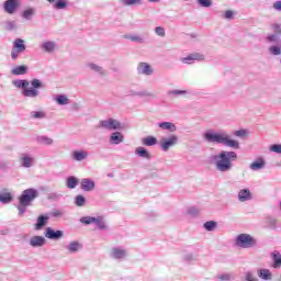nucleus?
Segmentation results:
<instances>
[{
    "label": "nucleus",
    "mask_w": 281,
    "mask_h": 281,
    "mask_svg": "<svg viewBox=\"0 0 281 281\" xmlns=\"http://www.w3.org/2000/svg\"><path fill=\"white\" fill-rule=\"evenodd\" d=\"M179 144V136L170 134L168 137H162L159 140V147L162 153H168L170 148H175Z\"/></svg>",
    "instance_id": "5"
},
{
    "label": "nucleus",
    "mask_w": 281,
    "mask_h": 281,
    "mask_svg": "<svg viewBox=\"0 0 281 281\" xmlns=\"http://www.w3.org/2000/svg\"><path fill=\"white\" fill-rule=\"evenodd\" d=\"M203 137L207 144H221L227 148H233V150L240 149V143L236 139H232L229 134L225 131L215 132L214 130H209L203 134Z\"/></svg>",
    "instance_id": "1"
},
{
    "label": "nucleus",
    "mask_w": 281,
    "mask_h": 281,
    "mask_svg": "<svg viewBox=\"0 0 281 281\" xmlns=\"http://www.w3.org/2000/svg\"><path fill=\"white\" fill-rule=\"evenodd\" d=\"M30 115L32 120H44V117L46 116L45 112L43 111H32Z\"/></svg>",
    "instance_id": "43"
},
{
    "label": "nucleus",
    "mask_w": 281,
    "mask_h": 281,
    "mask_svg": "<svg viewBox=\"0 0 281 281\" xmlns=\"http://www.w3.org/2000/svg\"><path fill=\"white\" fill-rule=\"evenodd\" d=\"M271 256L273 260V268L278 269L279 267H281V254L278 251H274L271 254Z\"/></svg>",
    "instance_id": "35"
},
{
    "label": "nucleus",
    "mask_w": 281,
    "mask_h": 281,
    "mask_svg": "<svg viewBox=\"0 0 281 281\" xmlns=\"http://www.w3.org/2000/svg\"><path fill=\"white\" fill-rule=\"evenodd\" d=\"M235 137H246L247 131L246 130H238L234 132Z\"/></svg>",
    "instance_id": "57"
},
{
    "label": "nucleus",
    "mask_w": 281,
    "mask_h": 281,
    "mask_svg": "<svg viewBox=\"0 0 281 281\" xmlns=\"http://www.w3.org/2000/svg\"><path fill=\"white\" fill-rule=\"evenodd\" d=\"M41 49H43V50L46 52L47 54H52L53 52L56 50V42H53V41L44 42V43L41 45Z\"/></svg>",
    "instance_id": "27"
},
{
    "label": "nucleus",
    "mask_w": 281,
    "mask_h": 281,
    "mask_svg": "<svg viewBox=\"0 0 281 281\" xmlns=\"http://www.w3.org/2000/svg\"><path fill=\"white\" fill-rule=\"evenodd\" d=\"M25 49H27V46H25V41L22 38H15L11 49L12 60H18L19 56H21Z\"/></svg>",
    "instance_id": "8"
},
{
    "label": "nucleus",
    "mask_w": 281,
    "mask_h": 281,
    "mask_svg": "<svg viewBox=\"0 0 281 281\" xmlns=\"http://www.w3.org/2000/svg\"><path fill=\"white\" fill-rule=\"evenodd\" d=\"M126 38H128V41H132V43H139L140 45L146 43V41L144 40V37L139 36V35H127Z\"/></svg>",
    "instance_id": "40"
},
{
    "label": "nucleus",
    "mask_w": 281,
    "mask_h": 281,
    "mask_svg": "<svg viewBox=\"0 0 281 281\" xmlns=\"http://www.w3.org/2000/svg\"><path fill=\"white\" fill-rule=\"evenodd\" d=\"M35 11L34 9L30 8L26 9L22 12V16L26 20V21H32V16H34Z\"/></svg>",
    "instance_id": "42"
},
{
    "label": "nucleus",
    "mask_w": 281,
    "mask_h": 281,
    "mask_svg": "<svg viewBox=\"0 0 281 281\" xmlns=\"http://www.w3.org/2000/svg\"><path fill=\"white\" fill-rule=\"evenodd\" d=\"M55 102H57V104H59L60 106H65V104H69V98H67V95L65 94H58L55 98Z\"/></svg>",
    "instance_id": "37"
},
{
    "label": "nucleus",
    "mask_w": 281,
    "mask_h": 281,
    "mask_svg": "<svg viewBox=\"0 0 281 281\" xmlns=\"http://www.w3.org/2000/svg\"><path fill=\"white\" fill-rule=\"evenodd\" d=\"M31 87L32 88L22 90V95L24 98H38L41 93L38 89H43V82L40 79H33L31 81Z\"/></svg>",
    "instance_id": "7"
},
{
    "label": "nucleus",
    "mask_w": 281,
    "mask_h": 281,
    "mask_svg": "<svg viewBox=\"0 0 281 281\" xmlns=\"http://www.w3.org/2000/svg\"><path fill=\"white\" fill-rule=\"evenodd\" d=\"M217 172H229L234 168V161H237L238 154L236 151L222 150L218 155L211 157Z\"/></svg>",
    "instance_id": "2"
},
{
    "label": "nucleus",
    "mask_w": 281,
    "mask_h": 281,
    "mask_svg": "<svg viewBox=\"0 0 281 281\" xmlns=\"http://www.w3.org/2000/svg\"><path fill=\"white\" fill-rule=\"evenodd\" d=\"M94 224L97 225L98 229H100L101 232H103L104 229H109V226H106V223L104 222L103 216L95 217Z\"/></svg>",
    "instance_id": "32"
},
{
    "label": "nucleus",
    "mask_w": 281,
    "mask_h": 281,
    "mask_svg": "<svg viewBox=\"0 0 281 281\" xmlns=\"http://www.w3.org/2000/svg\"><path fill=\"white\" fill-rule=\"evenodd\" d=\"M95 218L93 216H83L80 218V223H82L83 225H91V223H95Z\"/></svg>",
    "instance_id": "44"
},
{
    "label": "nucleus",
    "mask_w": 281,
    "mask_h": 281,
    "mask_svg": "<svg viewBox=\"0 0 281 281\" xmlns=\"http://www.w3.org/2000/svg\"><path fill=\"white\" fill-rule=\"evenodd\" d=\"M218 223H216L215 221H207L203 224V227L206 232H214V229H216Z\"/></svg>",
    "instance_id": "38"
},
{
    "label": "nucleus",
    "mask_w": 281,
    "mask_h": 281,
    "mask_svg": "<svg viewBox=\"0 0 281 281\" xmlns=\"http://www.w3.org/2000/svg\"><path fill=\"white\" fill-rule=\"evenodd\" d=\"M19 161L22 168H32V166L36 164V158L30 154L23 153L20 155Z\"/></svg>",
    "instance_id": "9"
},
{
    "label": "nucleus",
    "mask_w": 281,
    "mask_h": 281,
    "mask_svg": "<svg viewBox=\"0 0 281 281\" xmlns=\"http://www.w3.org/2000/svg\"><path fill=\"white\" fill-rule=\"evenodd\" d=\"M137 72L142 76H153V74H155V70L153 69L151 65L142 61L137 66Z\"/></svg>",
    "instance_id": "14"
},
{
    "label": "nucleus",
    "mask_w": 281,
    "mask_h": 281,
    "mask_svg": "<svg viewBox=\"0 0 281 281\" xmlns=\"http://www.w3.org/2000/svg\"><path fill=\"white\" fill-rule=\"evenodd\" d=\"M245 281H258V279L252 271H247L245 272Z\"/></svg>",
    "instance_id": "49"
},
{
    "label": "nucleus",
    "mask_w": 281,
    "mask_h": 281,
    "mask_svg": "<svg viewBox=\"0 0 281 281\" xmlns=\"http://www.w3.org/2000/svg\"><path fill=\"white\" fill-rule=\"evenodd\" d=\"M60 196L58 193H50L48 194V200L49 201H56Z\"/></svg>",
    "instance_id": "63"
},
{
    "label": "nucleus",
    "mask_w": 281,
    "mask_h": 281,
    "mask_svg": "<svg viewBox=\"0 0 281 281\" xmlns=\"http://www.w3.org/2000/svg\"><path fill=\"white\" fill-rule=\"evenodd\" d=\"M139 98H156L155 93L148 90H142L138 93Z\"/></svg>",
    "instance_id": "48"
},
{
    "label": "nucleus",
    "mask_w": 281,
    "mask_h": 281,
    "mask_svg": "<svg viewBox=\"0 0 281 281\" xmlns=\"http://www.w3.org/2000/svg\"><path fill=\"white\" fill-rule=\"evenodd\" d=\"M155 34H157V36H166V29L161 27V26H157L155 29Z\"/></svg>",
    "instance_id": "55"
},
{
    "label": "nucleus",
    "mask_w": 281,
    "mask_h": 281,
    "mask_svg": "<svg viewBox=\"0 0 281 281\" xmlns=\"http://www.w3.org/2000/svg\"><path fill=\"white\" fill-rule=\"evenodd\" d=\"M128 256V251L122 247H114L110 251V258L113 260H124Z\"/></svg>",
    "instance_id": "10"
},
{
    "label": "nucleus",
    "mask_w": 281,
    "mask_h": 281,
    "mask_svg": "<svg viewBox=\"0 0 281 281\" xmlns=\"http://www.w3.org/2000/svg\"><path fill=\"white\" fill-rule=\"evenodd\" d=\"M66 249L69 251V254H77V251H80L82 249V244L79 241H70L69 245L66 246Z\"/></svg>",
    "instance_id": "28"
},
{
    "label": "nucleus",
    "mask_w": 281,
    "mask_h": 281,
    "mask_svg": "<svg viewBox=\"0 0 281 281\" xmlns=\"http://www.w3.org/2000/svg\"><path fill=\"white\" fill-rule=\"evenodd\" d=\"M109 142L110 144H114L115 146H117L124 142V134H122L120 130H116L110 135Z\"/></svg>",
    "instance_id": "18"
},
{
    "label": "nucleus",
    "mask_w": 281,
    "mask_h": 281,
    "mask_svg": "<svg viewBox=\"0 0 281 281\" xmlns=\"http://www.w3.org/2000/svg\"><path fill=\"white\" fill-rule=\"evenodd\" d=\"M194 60H196L198 63H200L201 60H205V55L201 53H192L187 57L181 58V63H183V65H192Z\"/></svg>",
    "instance_id": "11"
},
{
    "label": "nucleus",
    "mask_w": 281,
    "mask_h": 281,
    "mask_svg": "<svg viewBox=\"0 0 281 281\" xmlns=\"http://www.w3.org/2000/svg\"><path fill=\"white\" fill-rule=\"evenodd\" d=\"M217 280L229 281V280H232V274H229V273L220 274V276H217Z\"/></svg>",
    "instance_id": "56"
},
{
    "label": "nucleus",
    "mask_w": 281,
    "mask_h": 281,
    "mask_svg": "<svg viewBox=\"0 0 281 281\" xmlns=\"http://www.w3.org/2000/svg\"><path fill=\"white\" fill-rule=\"evenodd\" d=\"M267 41H269V43H277L278 42V35H276V34L268 35Z\"/></svg>",
    "instance_id": "60"
},
{
    "label": "nucleus",
    "mask_w": 281,
    "mask_h": 281,
    "mask_svg": "<svg viewBox=\"0 0 281 281\" xmlns=\"http://www.w3.org/2000/svg\"><path fill=\"white\" fill-rule=\"evenodd\" d=\"M143 146H157V137L147 136L142 139Z\"/></svg>",
    "instance_id": "33"
},
{
    "label": "nucleus",
    "mask_w": 281,
    "mask_h": 281,
    "mask_svg": "<svg viewBox=\"0 0 281 281\" xmlns=\"http://www.w3.org/2000/svg\"><path fill=\"white\" fill-rule=\"evenodd\" d=\"M268 225L271 229H276L278 225V220L273 217H268Z\"/></svg>",
    "instance_id": "52"
},
{
    "label": "nucleus",
    "mask_w": 281,
    "mask_h": 281,
    "mask_svg": "<svg viewBox=\"0 0 281 281\" xmlns=\"http://www.w3.org/2000/svg\"><path fill=\"white\" fill-rule=\"evenodd\" d=\"M267 166V161H265V158L259 157L257 160H255L254 162H251L249 165L250 170H262V168H265Z\"/></svg>",
    "instance_id": "21"
},
{
    "label": "nucleus",
    "mask_w": 281,
    "mask_h": 281,
    "mask_svg": "<svg viewBox=\"0 0 281 281\" xmlns=\"http://www.w3.org/2000/svg\"><path fill=\"white\" fill-rule=\"evenodd\" d=\"M269 52H270V54H272V56H280L281 46H277V45L270 46Z\"/></svg>",
    "instance_id": "47"
},
{
    "label": "nucleus",
    "mask_w": 281,
    "mask_h": 281,
    "mask_svg": "<svg viewBox=\"0 0 281 281\" xmlns=\"http://www.w3.org/2000/svg\"><path fill=\"white\" fill-rule=\"evenodd\" d=\"M11 74L13 76H25L27 74V66L20 65L12 68Z\"/></svg>",
    "instance_id": "30"
},
{
    "label": "nucleus",
    "mask_w": 281,
    "mask_h": 281,
    "mask_svg": "<svg viewBox=\"0 0 281 281\" xmlns=\"http://www.w3.org/2000/svg\"><path fill=\"white\" fill-rule=\"evenodd\" d=\"M87 203V198H85V195H77L75 198V205H77V207H85V204Z\"/></svg>",
    "instance_id": "39"
},
{
    "label": "nucleus",
    "mask_w": 281,
    "mask_h": 281,
    "mask_svg": "<svg viewBox=\"0 0 281 281\" xmlns=\"http://www.w3.org/2000/svg\"><path fill=\"white\" fill-rule=\"evenodd\" d=\"M224 19H228V20H232L234 19V11L232 10H227L224 14Z\"/></svg>",
    "instance_id": "61"
},
{
    "label": "nucleus",
    "mask_w": 281,
    "mask_h": 281,
    "mask_svg": "<svg viewBox=\"0 0 281 281\" xmlns=\"http://www.w3.org/2000/svg\"><path fill=\"white\" fill-rule=\"evenodd\" d=\"M4 12L7 14H14L19 9V0H7L3 4Z\"/></svg>",
    "instance_id": "16"
},
{
    "label": "nucleus",
    "mask_w": 281,
    "mask_h": 281,
    "mask_svg": "<svg viewBox=\"0 0 281 281\" xmlns=\"http://www.w3.org/2000/svg\"><path fill=\"white\" fill-rule=\"evenodd\" d=\"M272 8H273L274 10H278V12H281V0L276 1V2L272 4Z\"/></svg>",
    "instance_id": "62"
},
{
    "label": "nucleus",
    "mask_w": 281,
    "mask_h": 281,
    "mask_svg": "<svg viewBox=\"0 0 281 281\" xmlns=\"http://www.w3.org/2000/svg\"><path fill=\"white\" fill-rule=\"evenodd\" d=\"M46 243L45 237L35 235L30 238L29 245L31 247H43Z\"/></svg>",
    "instance_id": "19"
},
{
    "label": "nucleus",
    "mask_w": 281,
    "mask_h": 281,
    "mask_svg": "<svg viewBox=\"0 0 281 281\" xmlns=\"http://www.w3.org/2000/svg\"><path fill=\"white\" fill-rule=\"evenodd\" d=\"M186 93H188L186 90H171L168 95H186Z\"/></svg>",
    "instance_id": "53"
},
{
    "label": "nucleus",
    "mask_w": 281,
    "mask_h": 281,
    "mask_svg": "<svg viewBox=\"0 0 281 281\" xmlns=\"http://www.w3.org/2000/svg\"><path fill=\"white\" fill-rule=\"evenodd\" d=\"M200 210H199V207H196V206H191V207H189L188 209V211H187V214L189 215V216H199V214H200Z\"/></svg>",
    "instance_id": "46"
},
{
    "label": "nucleus",
    "mask_w": 281,
    "mask_h": 281,
    "mask_svg": "<svg viewBox=\"0 0 281 281\" xmlns=\"http://www.w3.org/2000/svg\"><path fill=\"white\" fill-rule=\"evenodd\" d=\"M89 157V153L87 150H74L71 153V159L74 161H85Z\"/></svg>",
    "instance_id": "20"
},
{
    "label": "nucleus",
    "mask_w": 281,
    "mask_h": 281,
    "mask_svg": "<svg viewBox=\"0 0 281 281\" xmlns=\"http://www.w3.org/2000/svg\"><path fill=\"white\" fill-rule=\"evenodd\" d=\"M274 34H279L281 36V24L274 23L271 25Z\"/></svg>",
    "instance_id": "58"
},
{
    "label": "nucleus",
    "mask_w": 281,
    "mask_h": 281,
    "mask_svg": "<svg viewBox=\"0 0 281 281\" xmlns=\"http://www.w3.org/2000/svg\"><path fill=\"white\" fill-rule=\"evenodd\" d=\"M235 245L236 247H240L241 249H251L252 247H256L258 245V239H256L254 236L249 234H239L235 238Z\"/></svg>",
    "instance_id": "4"
},
{
    "label": "nucleus",
    "mask_w": 281,
    "mask_h": 281,
    "mask_svg": "<svg viewBox=\"0 0 281 281\" xmlns=\"http://www.w3.org/2000/svg\"><path fill=\"white\" fill-rule=\"evenodd\" d=\"M35 142L42 146H52L54 144V138H50L45 135L36 136Z\"/></svg>",
    "instance_id": "25"
},
{
    "label": "nucleus",
    "mask_w": 281,
    "mask_h": 281,
    "mask_svg": "<svg viewBox=\"0 0 281 281\" xmlns=\"http://www.w3.org/2000/svg\"><path fill=\"white\" fill-rule=\"evenodd\" d=\"M46 1H48V3H53V8L55 10H66L67 5H69L67 0H46Z\"/></svg>",
    "instance_id": "24"
},
{
    "label": "nucleus",
    "mask_w": 281,
    "mask_h": 281,
    "mask_svg": "<svg viewBox=\"0 0 281 281\" xmlns=\"http://www.w3.org/2000/svg\"><path fill=\"white\" fill-rule=\"evenodd\" d=\"M80 189L83 190V192H93V190H95V181L91 178H83L80 181Z\"/></svg>",
    "instance_id": "15"
},
{
    "label": "nucleus",
    "mask_w": 281,
    "mask_h": 281,
    "mask_svg": "<svg viewBox=\"0 0 281 281\" xmlns=\"http://www.w3.org/2000/svg\"><path fill=\"white\" fill-rule=\"evenodd\" d=\"M13 87H16L18 89H23V91H25V89H30L27 87H30V81L25 80V79H16L12 81Z\"/></svg>",
    "instance_id": "31"
},
{
    "label": "nucleus",
    "mask_w": 281,
    "mask_h": 281,
    "mask_svg": "<svg viewBox=\"0 0 281 281\" xmlns=\"http://www.w3.org/2000/svg\"><path fill=\"white\" fill-rule=\"evenodd\" d=\"M98 128H103V131H122V123L113 117L99 121Z\"/></svg>",
    "instance_id": "6"
},
{
    "label": "nucleus",
    "mask_w": 281,
    "mask_h": 281,
    "mask_svg": "<svg viewBox=\"0 0 281 281\" xmlns=\"http://www.w3.org/2000/svg\"><path fill=\"white\" fill-rule=\"evenodd\" d=\"M49 218H63L65 216V211L60 209H54L52 212L47 213Z\"/></svg>",
    "instance_id": "34"
},
{
    "label": "nucleus",
    "mask_w": 281,
    "mask_h": 281,
    "mask_svg": "<svg viewBox=\"0 0 281 281\" xmlns=\"http://www.w3.org/2000/svg\"><path fill=\"white\" fill-rule=\"evenodd\" d=\"M201 8H212V0H196Z\"/></svg>",
    "instance_id": "50"
},
{
    "label": "nucleus",
    "mask_w": 281,
    "mask_h": 281,
    "mask_svg": "<svg viewBox=\"0 0 281 281\" xmlns=\"http://www.w3.org/2000/svg\"><path fill=\"white\" fill-rule=\"evenodd\" d=\"M5 29L9 31V32H12V30H15L16 29V22L14 21H8L5 23Z\"/></svg>",
    "instance_id": "54"
},
{
    "label": "nucleus",
    "mask_w": 281,
    "mask_h": 281,
    "mask_svg": "<svg viewBox=\"0 0 281 281\" xmlns=\"http://www.w3.org/2000/svg\"><path fill=\"white\" fill-rule=\"evenodd\" d=\"M38 199V190L34 188L25 189L19 196V205L16 206L18 216H23L27 212V207Z\"/></svg>",
    "instance_id": "3"
},
{
    "label": "nucleus",
    "mask_w": 281,
    "mask_h": 281,
    "mask_svg": "<svg viewBox=\"0 0 281 281\" xmlns=\"http://www.w3.org/2000/svg\"><path fill=\"white\" fill-rule=\"evenodd\" d=\"M123 5H142L144 0H122Z\"/></svg>",
    "instance_id": "45"
},
{
    "label": "nucleus",
    "mask_w": 281,
    "mask_h": 281,
    "mask_svg": "<svg viewBox=\"0 0 281 281\" xmlns=\"http://www.w3.org/2000/svg\"><path fill=\"white\" fill-rule=\"evenodd\" d=\"M87 67H88V69H90V71L98 74V76H100L101 78H104L108 76L106 69H104V67H102L98 64L89 63V64H87Z\"/></svg>",
    "instance_id": "17"
},
{
    "label": "nucleus",
    "mask_w": 281,
    "mask_h": 281,
    "mask_svg": "<svg viewBox=\"0 0 281 281\" xmlns=\"http://www.w3.org/2000/svg\"><path fill=\"white\" fill-rule=\"evenodd\" d=\"M183 260L186 262H192V260H194V256L192 254H186L183 255Z\"/></svg>",
    "instance_id": "59"
},
{
    "label": "nucleus",
    "mask_w": 281,
    "mask_h": 281,
    "mask_svg": "<svg viewBox=\"0 0 281 281\" xmlns=\"http://www.w3.org/2000/svg\"><path fill=\"white\" fill-rule=\"evenodd\" d=\"M252 196H251V191H249V189H241L238 192V201H240V203H245L246 201H251Z\"/></svg>",
    "instance_id": "22"
},
{
    "label": "nucleus",
    "mask_w": 281,
    "mask_h": 281,
    "mask_svg": "<svg viewBox=\"0 0 281 281\" xmlns=\"http://www.w3.org/2000/svg\"><path fill=\"white\" fill-rule=\"evenodd\" d=\"M130 95L139 98V91L132 90V91H130Z\"/></svg>",
    "instance_id": "64"
},
{
    "label": "nucleus",
    "mask_w": 281,
    "mask_h": 281,
    "mask_svg": "<svg viewBox=\"0 0 281 281\" xmlns=\"http://www.w3.org/2000/svg\"><path fill=\"white\" fill-rule=\"evenodd\" d=\"M258 276L261 278V280H271L272 278L271 271L269 269H260L258 271Z\"/></svg>",
    "instance_id": "36"
},
{
    "label": "nucleus",
    "mask_w": 281,
    "mask_h": 281,
    "mask_svg": "<svg viewBox=\"0 0 281 281\" xmlns=\"http://www.w3.org/2000/svg\"><path fill=\"white\" fill-rule=\"evenodd\" d=\"M158 127L162 131H169V133H177V125L172 122H160L158 123Z\"/></svg>",
    "instance_id": "23"
},
{
    "label": "nucleus",
    "mask_w": 281,
    "mask_h": 281,
    "mask_svg": "<svg viewBox=\"0 0 281 281\" xmlns=\"http://www.w3.org/2000/svg\"><path fill=\"white\" fill-rule=\"evenodd\" d=\"M49 223V214H41L38 215L36 223L34 224L35 232H41L45 225Z\"/></svg>",
    "instance_id": "13"
},
{
    "label": "nucleus",
    "mask_w": 281,
    "mask_h": 281,
    "mask_svg": "<svg viewBox=\"0 0 281 281\" xmlns=\"http://www.w3.org/2000/svg\"><path fill=\"white\" fill-rule=\"evenodd\" d=\"M0 203H12V193H0Z\"/></svg>",
    "instance_id": "41"
},
{
    "label": "nucleus",
    "mask_w": 281,
    "mask_h": 281,
    "mask_svg": "<svg viewBox=\"0 0 281 281\" xmlns=\"http://www.w3.org/2000/svg\"><path fill=\"white\" fill-rule=\"evenodd\" d=\"M44 235L45 238L49 240H60V238L65 236V233L63 231H54L52 227H46Z\"/></svg>",
    "instance_id": "12"
},
{
    "label": "nucleus",
    "mask_w": 281,
    "mask_h": 281,
    "mask_svg": "<svg viewBox=\"0 0 281 281\" xmlns=\"http://www.w3.org/2000/svg\"><path fill=\"white\" fill-rule=\"evenodd\" d=\"M78 183H80V180H78V178H76L75 176H70L66 179V188H68V190H74L78 187Z\"/></svg>",
    "instance_id": "29"
},
{
    "label": "nucleus",
    "mask_w": 281,
    "mask_h": 281,
    "mask_svg": "<svg viewBox=\"0 0 281 281\" xmlns=\"http://www.w3.org/2000/svg\"><path fill=\"white\" fill-rule=\"evenodd\" d=\"M270 151L281 155V144H273L270 146Z\"/></svg>",
    "instance_id": "51"
},
{
    "label": "nucleus",
    "mask_w": 281,
    "mask_h": 281,
    "mask_svg": "<svg viewBox=\"0 0 281 281\" xmlns=\"http://www.w3.org/2000/svg\"><path fill=\"white\" fill-rule=\"evenodd\" d=\"M135 155H137V157H142V159H147V160L153 159V156L150 155L148 149H146L145 147H137L135 149Z\"/></svg>",
    "instance_id": "26"
}]
</instances>
